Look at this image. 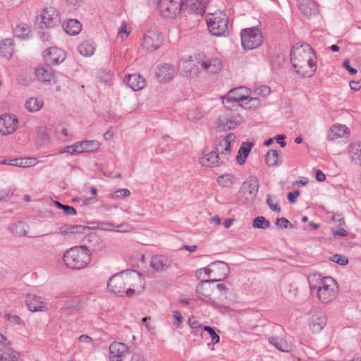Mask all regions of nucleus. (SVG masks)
I'll return each mask as SVG.
<instances>
[{
    "instance_id": "obj_18",
    "label": "nucleus",
    "mask_w": 361,
    "mask_h": 361,
    "mask_svg": "<svg viewBox=\"0 0 361 361\" xmlns=\"http://www.w3.org/2000/svg\"><path fill=\"white\" fill-rule=\"evenodd\" d=\"M213 279H209L213 281V283L221 281L225 279L229 273V267L226 262L216 261L212 262Z\"/></svg>"
},
{
    "instance_id": "obj_19",
    "label": "nucleus",
    "mask_w": 361,
    "mask_h": 361,
    "mask_svg": "<svg viewBox=\"0 0 361 361\" xmlns=\"http://www.w3.org/2000/svg\"><path fill=\"white\" fill-rule=\"evenodd\" d=\"M172 260L164 255H154L151 258L150 266L156 271H164L171 267Z\"/></svg>"
},
{
    "instance_id": "obj_14",
    "label": "nucleus",
    "mask_w": 361,
    "mask_h": 361,
    "mask_svg": "<svg viewBox=\"0 0 361 361\" xmlns=\"http://www.w3.org/2000/svg\"><path fill=\"white\" fill-rule=\"evenodd\" d=\"M18 121L16 116L5 114L0 117V133L6 135L13 133L18 127Z\"/></svg>"
},
{
    "instance_id": "obj_58",
    "label": "nucleus",
    "mask_w": 361,
    "mask_h": 361,
    "mask_svg": "<svg viewBox=\"0 0 361 361\" xmlns=\"http://www.w3.org/2000/svg\"><path fill=\"white\" fill-rule=\"evenodd\" d=\"M173 317L175 319L176 322H173V325L176 326V328H180L183 324V318L180 314V312L178 310H174L172 312Z\"/></svg>"
},
{
    "instance_id": "obj_28",
    "label": "nucleus",
    "mask_w": 361,
    "mask_h": 361,
    "mask_svg": "<svg viewBox=\"0 0 361 361\" xmlns=\"http://www.w3.org/2000/svg\"><path fill=\"white\" fill-rule=\"evenodd\" d=\"M269 341L280 351L289 353L293 350L292 343L281 338L270 337Z\"/></svg>"
},
{
    "instance_id": "obj_40",
    "label": "nucleus",
    "mask_w": 361,
    "mask_h": 361,
    "mask_svg": "<svg viewBox=\"0 0 361 361\" xmlns=\"http://www.w3.org/2000/svg\"><path fill=\"white\" fill-rule=\"evenodd\" d=\"M351 159L361 166V144H353L349 147Z\"/></svg>"
},
{
    "instance_id": "obj_17",
    "label": "nucleus",
    "mask_w": 361,
    "mask_h": 361,
    "mask_svg": "<svg viewBox=\"0 0 361 361\" xmlns=\"http://www.w3.org/2000/svg\"><path fill=\"white\" fill-rule=\"evenodd\" d=\"M44 53V60L49 65H58L66 59L65 52L56 47H50Z\"/></svg>"
},
{
    "instance_id": "obj_41",
    "label": "nucleus",
    "mask_w": 361,
    "mask_h": 361,
    "mask_svg": "<svg viewBox=\"0 0 361 361\" xmlns=\"http://www.w3.org/2000/svg\"><path fill=\"white\" fill-rule=\"evenodd\" d=\"M78 49L80 54L85 56H90L94 54L95 47L91 42L85 41L78 46Z\"/></svg>"
},
{
    "instance_id": "obj_52",
    "label": "nucleus",
    "mask_w": 361,
    "mask_h": 361,
    "mask_svg": "<svg viewBox=\"0 0 361 361\" xmlns=\"http://www.w3.org/2000/svg\"><path fill=\"white\" fill-rule=\"evenodd\" d=\"M55 204L59 209L63 210V212L68 215H75L77 213L75 209L73 207L63 204L59 201H56Z\"/></svg>"
},
{
    "instance_id": "obj_64",
    "label": "nucleus",
    "mask_w": 361,
    "mask_h": 361,
    "mask_svg": "<svg viewBox=\"0 0 361 361\" xmlns=\"http://www.w3.org/2000/svg\"><path fill=\"white\" fill-rule=\"evenodd\" d=\"M5 317L11 322L15 324H20L22 323L21 319L14 314H7L5 315Z\"/></svg>"
},
{
    "instance_id": "obj_5",
    "label": "nucleus",
    "mask_w": 361,
    "mask_h": 361,
    "mask_svg": "<svg viewBox=\"0 0 361 361\" xmlns=\"http://www.w3.org/2000/svg\"><path fill=\"white\" fill-rule=\"evenodd\" d=\"M224 106L228 109H237L238 107H246L244 104H248V88L238 87L231 90L225 96L222 97Z\"/></svg>"
},
{
    "instance_id": "obj_51",
    "label": "nucleus",
    "mask_w": 361,
    "mask_h": 361,
    "mask_svg": "<svg viewBox=\"0 0 361 361\" xmlns=\"http://www.w3.org/2000/svg\"><path fill=\"white\" fill-rule=\"evenodd\" d=\"M130 195V192L128 189H118L114 192L110 194L111 199L118 200L128 197Z\"/></svg>"
},
{
    "instance_id": "obj_61",
    "label": "nucleus",
    "mask_w": 361,
    "mask_h": 361,
    "mask_svg": "<svg viewBox=\"0 0 361 361\" xmlns=\"http://www.w3.org/2000/svg\"><path fill=\"white\" fill-rule=\"evenodd\" d=\"M267 204L269 207L270 209L273 212H276L279 213L281 212V208L276 203H274L271 200V196L269 195L267 197Z\"/></svg>"
},
{
    "instance_id": "obj_60",
    "label": "nucleus",
    "mask_w": 361,
    "mask_h": 361,
    "mask_svg": "<svg viewBox=\"0 0 361 361\" xmlns=\"http://www.w3.org/2000/svg\"><path fill=\"white\" fill-rule=\"evenodd\" d=\"M276 225L283 228H293L292 224L287 219L283 217L277 219Z\"/></svg>"
},
{
    "instance_id": "obj_8",
    "label": "nucleus",
    "mask_w": 361,
    "mask_h": 361,
    "mask_svg": "<svg viewBox=\"0 0 361 361\" xmlns=\"http://www.w3.org/2000/svg\"><path fill=\"white\" fill-rule=\"evenodd\" d=\"M241 123L238 116L231 114L221 115L215 121V130L218 132H224L235 128Z\"/></svg>"
},
{
    "instance_id": "obj_49",
    "label": "nucleus",
    "mask_w": 361,
    "mask_h": 361,
    "mask_svg": "<svg viewBox=\"0 0 361 361\" xmlns=\"http://www.w3.org/2000/svg\"><path fill=\"white\" fill-rule=\"evenodd\" d=\"M270 87L267 85H262L257 87L253 92L250 89V94L267 97L270 94Z\"/></svg>"
},
{
    "instance_id": "obj_43",
    "label": "nucleus",
    "mask_w": 361,
    "mask_h": 361,
    "mask_svg": "<svg viewBox=\"0 0 361 361\" xmlns=\"http://www.w3.org/2000/svg\"><path fill=\"white\" fill-rule=\"evenodd\" d=\"M248 157V142H243L236 156V161L239 164H243L245 162Z\"/></svg>"
},
{
    "instance_id": "obj_59",
    "label": "nucleus",
    "mask_w": 361,
    "mask_h": 361,
    "mask_svg": "<svg viewBox=\"0 0 361 361\" xmlns=\"http://www.w3.org/2000/svg\"><path fill=\"white\" fill-rule=\"evenodd\" d=\"M130 30H128L127 23L125 21L122 22L121 28L118 32V37L123 39L124 37H127L130 35Z\"/></svg>"
},
{
    "instance_id": "obj_24",
    "label": "nucleus",
    "mask_w": 361,
    "mask_h": 361,
    "mask_svg": "<svg viewBox=\"0 0 361 361\" xmlns=\"http://www.w3.org/2000/svg\"><path fill=\"white\" fill-rule=\"evenodd\" d=\"M175 73L173 67L169 63H164L156 72L157 79L161 82H166L171 80Z\"/></svg>"
},
{
    "instance_id": "obj_31",
    "label": "nucleus",
    "mask_w": 361,
    "mask_h": 361,
    "mask_svg": "<svg viewBox=\"0 0 361 361\" xmlns=\"http://www.w3.org/2000/svg\"><path fill=\"white\" fill-rule=\"evenodd\" d=\"M235 139V135L230 133L224 137L218 144L216 150L218 152L221 154H229L231 152V142L234 141Z\"/></svg>"
},
{
    "instance_id": "obj_22",
    "label": "nucleus",
    "mask_w": 361,
    "mask_h": 361,
    "mask_svg": "<svg viewBox=\"0 0 361 361\" xmlns=\"http://www.w3.org/2000/svg\"><path fill=\"white\" fill-rule=\"evenodd\" d=\"M264 37L262 31L257 25L250 27V50L258 49L262 46Z\"/></svg>"
},
{
    "instance_id": "obj_11",
    "label": "nucleus",
    "mask_w": 361,
    "mask_h": 361,
    "mask_svg": "<svg viewBox=\"0 0 361 361\" xmlns=\"http://www.w3.org/2000/svg\"><path fill=\"white\" fill-rule=\"evenodd\" d=\"M162 41L163 37L158 30H150L145 35L142 46L147 51H153L161 46Z\"/></svg>"
},
{
    "instance_id": "obj_30",
    "label": "nucleus",
    "mask_w": 361,
    "mask_h": 361,
    "mask_svg": "<svg viewBox=\"0 0 361 361\" xmlns=\"http://www.w3.org/2000/svg\"><path fill=\"white\" fill-rule=\"evenodd\" d=\"M214 283L213 281L209 279L202 281L196 288V291L199 298L204 297L210 299L212 293V284Z\"/></svg>"
},
{
    "instance_id": "obj_10",
    "label": "nucleus",
    "mask_w": 361,
    "mask_h": 361,
    "mask_svg": "<svg viewBox=\"0 0 361 361\" xmlns=\"http://www.w3.org/2000/svg\"><path fill=\"white\" fill-rule=\"evenodd\" d=\"M39 27L42 29L53 27L60 23L57 11L52 8H47L43 11L39 18H37Z\"/></svg>"
},
{
    "instance_id": "obj_44",
    "label": "nucleus",
    "mask_w": 361,
    "mask_h": 361,
    "mask_svg": "<svg viewBox=\"0 0 361 361\" xmlns=\"http://www.w3.org/2000/svg\"><path fill=\"white\" fill-rule=\"evenodd\" d=\"M279 154L276 150H269L265 157V161L269 166H275L279 161Z\"/></svg>"
},
{
    "instance_id": "obj_7",
    "label": "nucleus",
    "mask_w": 361,
    "mask_h": 361,
    "mask_svg": "<svg viewBox=\"0 0 361 361\" xmlns=\"http://www.w3.org/2000/svg\"><path fill=\"white\" fill-rule=\"evenodd\" d=\"M183 6V0H158V8L161 15L165 18H175L180 14Z\"/></svg>"
},
{
    "instance_id": "obj_36",
    "label": "nucleus",
    "mask_w": 361,
    "mask_h": 361,
    "mask_svg": "<svg viewBox=\"0 0 361 361\" xmlns=\"http://www.w3.org/2000/svg\"><path fill=\"white\" fill-rule=\"evenodd\" d=\"M18 358V353L11 348L4 346L0 348V361H16Z\"/></svg>"
},
{
    "instance_id": "obj_56",
    "label": "nucleus",
    "mask_w": 361,
    "mask_h": 361,
    "mask_svg": "<svg viewBox=\"0 0 361 361\" xmlns=\"http://www.w3.org/2000/svg\"><path fill=\"white\" fill-rule=\"evenodd\" d=\"M331 259L333 262L337 263L338 264L342 265V266L346 265L348 263V259L347 257L342 256L341 255H338V254H335V255H332V257H331Z\"/></svg>"
},
{
    "instance_id": "obj_25",
    "label": "nucleus",
    "mask_w": 361,
    "mask_h": 361,
    "mask_svg": "<svg viewBox=\"0 0 361 361\" xmlns=\"http://www.w3.org/2000/svg\"><path fill=\"white\" fill-rule=\"evenodd\" d=\"M126 83L134 91H138L146 85L145 78L140 74H130L125 78Z\"/></svg>"
},
{
    "instance_id": "obj_63",
    "label": "nucleus",
    "mask_w": 361,
    "mask_h": 361,
    "mask_svg": "<svg viewBox=\"0 0 361 361\" xmlns=\"http://www.w3.org/2000/svg\"><path fill=\"white\" fill-rule=\"evenodd\" d=\"M331 233L334 235H338L341 237H345L348 235V232L343 228H332Z\"/></svg>"
},
{
    "instance_id": "obj_47",
    "label": "nucleus",
    "mask_w": 361,
    "mask_h": 361,
    "mask_svg": "<svg viewBox=\"0 0 361 361\" xmlns=\"http://www.w3.org/2000/svg\"><path fill=\"white\" fill-rule=\"evenodd\" d=\"M233 176L231 174H224L218 177L216 181L222 187H229L233 183Z\"/></svg>"
},
{
    "instance_id": "obj_34",
    "label": "nucleus",
    "mask_w": 361,
    "mask_h": 361,
    "mask_svg": "<svg viewBox=\"0 0 361 361\" xmlns=\"http://www.w3.org/2000/svg\"><path fill=\"white\" fill-rule=\"evenodd\" d=\"M64 30L70 35H78L82 30V25L75 19H70L63 25Z\"/></svg>"
},
{
    "instance_id": "obj_6",
    "label": "nucleus",
    "mask_w": 361,
    "mask_h": 361,
    "mask_svg": "<svg viewBox=\"0 0 361 361\" xmlns=\"http://www.w3.org/2000/svg\"><path fill=\"white\" fill-rule=\"evenodd\" d=\"M209 31L215 36H227L229 33L228 18L224 12L212 13L207 18Z\"/></svg>"
},
{
    "instance_id": "obj_2",
    "label": "nucleus",
    "mask_w": 361,
    "mask_h": 361,
    "mask_svg": "<svg viewBox=\"0 0 361 361\" xmlns=\"http://www.w3.org/2000/svg\"><path fill=\"white\" fill-rule=\"evenodd\" d=\"M141 282L139 272L135 270L123 271L113 275L109 280L107 286L110 291L116 295L132 296L135 293L133 288L137 283Z\"/></svg>"
},
{
    "instance_id": "obj_35",
    "label": "nucleus",
    "mask_w": 361,
    "mask_h": 361,
    "mask_svg": "<svg viewBox=\"0 0 361 361\" xmlns=\"http://www.w3.org/2000/svg\"><path fill=\"white\" fill-rule=\"evenodd\" d=\"M30 32V27L25 23H18L13 29L14 36L22 39H27Z\"/></svg>"
},
{
    "instance_id": "obj_29",
    "label": "nucleus",
    "mask_w": 361,
    "mask_h": 361,
    "mask_svg": "<svg viewBox=\"0 0 361 361\" xmlns=\"http://www.w3.org/2000/svg\"><path fill=\"white\" fill-rule=\"evenodd\" d=\"M90 231V228L82 225H63L59 228L60 233L62 235L68 234H85Z\"/></svg>"
},
{
    "instance_id": "obj_15",
    "label": "nucleus",
    "mask_w": 361,
    "mask_h": 361,
    "mask_svg": "<svg viewBox=\"0 0 361 361\" xmlns=\"http://www.w3.org/2000/svg\"><path fill=\"white\" fill-rule=\"evenodd\" d=\"M128 352V347L124 343L113 342L109 345L110 361H122Z\"/></svg>"
},
{
    "instance_id": "obj_32",
    "label": "nucleus",
    "mask_w": 361,
    "mask_h": 361,
    "mask_svg": "<svg viewBox=\"0 0 361 361\" xmlns=\"http://www.w3.org/2000/svg\"><path fill=\"white\" fill-rule=\"evenodd\" d=\"M14 52V44L12 39L6 38L0 42V53L1 56L9 59Z\"/></svg>"
},
{
    "instance_id": "obj_1",
    "label": "nucleus",
    "mask_w": 361,
    "mask_h": 361,
    "mask_svg": "<svg viewBox=\"0 0 361 361\" xmlns=\"http://www.w3.org/2000/svg\"><path fill=\"white\" fill-rule=\"evenodd\" d=\"M290 61L298 74L310 77L317 69V57L307 43L296 44L291 50Z\"/></svg>"
},
{
    "instance_id": "obj_21",
    "label": "nucleus",
    "mask_w": 361,
    "mask_h": 361,
    "mask_svg": "<svg viewBox=\"0 0 361 361\" xmlns=\"http://www.w3.org/2000/svg\"><path fill=\"white\" fill-rule=\"evenodd\" d=\"M350 131L348 127L345 125L336 123L331 126L328 131V140L334 141L338 138L348 137Z\"/></svg>"
},
{
    "instance_id": "obj_57",
    "label": "nucleus",
    "mask_w": 361,
    "mask_h": 361,
    "mask_svg": "<svg viewBox=\"0 0 361 361\" xmlns=\"http://www.w3.org/2000/svg\"><path fill=\"white\" fill-rule=\"evenodd\" d=\"M259 189V180L255 176H250V195L253 192H257Z\"/></svg>"
},
{
    "instance_id": "obj_46",
    "label": "nucleus",
    "mask_w": 361,
    "mask_h": 361,
    "mask_svg": "<svg viewBox=\"0 0 361 361\" xmlns=\"http://www.w3.org/2000/svg\"><path fill=\"white\" fill-rule=\"evenodd\" d=\"M271 224L269 221L267 220L264 216H257L256 217L252 222V226L254 228H260V229H266L270 226Z\"/></svg>"
},
{
    "instance_id": "obj_12",
    "label": "nucleus",
    "mask_w": 361,
    "mask_h": 361,
    "mask_svg": "<svg viewBox=\"0 0 361 361\" xmlns=\"http://www.w3.org/2000/svg\"><path fill=\"white\" fill-rule=\"evenodd\" d=\"M327 324V317L320 310L312 311L308 317V325L313 333L320 332Z\"/></svg>"
},
{
    "instance_id": "obj_13",
    "label": "nucleus",
    "mask_w": 361,
    "mask_h": 361,
    "mask_svg": "<svg viewBox=\"0 0 361 361\" xmlns=\"http://www.w3.org/2000/svg\"><path fill=\"white\" fill-rule=\"evenodd\" d=\"M82 241L83 245L81 247H85L90 254L91 252H99L105 247V243L96 233L86 234Z\"/></svg>"
},
{
    "instance_id": "obj_33",
    "label": "nucleus",
    "mask_w": 361,
    "mask_h": 361,
    "mask_svg": "<svg viewBox=\"0 0 361 361\" xmlns=\"http://www.w3.org/2000/svg\"><path fill=\"white\" fill-rule=\"evenodd\" d=\"M85 306V301L79 297H73L66 300L63 303V307L73 310L76 312L81 310Z\"/></svg>"
},
{
    "instance_id": "obj_62",
    "label": "nucleus",
    "mask_w": 361,
    "mask_h": 361,
    "mask_svg": "<svg viewBox=\"0 0 361 361\" xmlns=\"http://www.w3.org/2000/svg\"><path fill=\"white\" fill-rule=\"evenodd\" d=\"M261 106V101L256 97L250 94V109H257Z\"/></svg>"
},
{
    "instance_id": "obj_48",
    "label": "nucleus",
    "mask_w": 361,
    "mask_h": 361,
    "mask_svg": "<svg viewBox=\"0 0 361 361\" xmlns=\"http://www.w3.org/2000/svg\"><path fill=\"white\" fill-rule=\"evenodd\" d=\"M60 153H68L71 155L82 153L80 142H76L74 145L65 147L63 149L59 151Z\"/></svg>"
},
{
    "instance_id": "obj_20",
    "label": "nucleus",
    "mask_w": 361,
    "mask_h": 361,
    "mask_svg": "<svg viewBox=\"0 0 361 361\" xmlns=\"http://www.w3.org/2000/svg\"><path fill=\"white\" fill-rule=\"evenodd\" d=\"M27 308L32 312H45L48 310L46 304L42 301L41 298L32 293H30L26 298Z\"/></svg>"
},
{
    "instance_id": "obj_39",
    "label": "nucleus",
    "mask_w": 361,
    "mask_h": 361,
    "mask_svg": "<svg viewBox=\"0 0 361 361\" xmlns=\"http://www.w3.org/2000/svg\"><path fill=\"white\" fill-rule=\"evenodd\" d=\"M44 102L37 97H30L25 103L26 109L30 112L39 111L43 106Z\"/></svg>"
},
{
    "instance_id": "obj_4",
    "label": "nucleus",
    "mask_w": 361,
    "mask_h": 361,
    "mask_svg": "<svg viewBox=\"0 0 361 361\" xmlns=\"http://www.w3.org/2000/svg\"><path fill=\"white\" fill-rule=\"evenodd\" d=\"M63 259L65 264L73 269H83L91 262L90 254L85 247L81 246H75L66 251Z\"/></svg>"
},
{
    "instance_id": "obj_38",
    "label": "nucleus",
    "mask_w": 361,
    "mask_h": 361,
    "mask_svg": "<svg viewBox=\"0 0 361 361\" xmlns=\"http://www.w3.org/2000/svg\"><path fill=\"white\" fill-rule=\"evenodd\" d=\"M29 230V226L21 221H18L14 224L11 228V232L16 236L22 237L25 236Z\"/></svg>"
},
{
    "instance_id": "obj_37",
    "label": "nucleus",
    "mask_w": 361,
    "mask_h": 361,
    "mask_svg": "<svg viewBox=\"0 0 361 361\" xmlns=\"http://www.w3.org/2000/svg\"><path fill=\"white\" fill-rule=\"evenodd\" d=\"M37 159L35 158H16L11 159L10 165L18 167H30L36 165Z\"/></svg>"
},
{
    "instance_id": "obj_16",
    "label": "nucleus",
    "mask_w": 361,
    "mask_h": 361,
    "mask_svg": "<svg viewBox=\"0 0 361 361\" xmlns=\"http://www.w3.org/2000/svg\"><path fill=\"white\" fill-rule=\"evenodd\" d=\"M202 70L208 74H216L222 69V62L218 58H205L200 62Z\"/></svg>"
},
{
    "instance_id": "obj_3",
    "label": "nucleus",
    "mask_w": 361,
    "mask_h": 361,
    "mask_svg": "<svg viewBox=\"0 0 361 361\" xmlns=\"http://www.w3.org/2000/svg\"><path fill=\"white\" fill-rule=\"evenodd\" d=\"M309 284L311 293H316L319 301L323 305L332 302L338 294V283L332 277L314 275Z\"/></svg>"
},
{
    "instance_id": "obj_23",
    "label": "nucleus",
    "mask_w": 361,
    "mask_h": 361,
    "mask_svg": "<svg viewBox=\"0 0 361 361\" xmlns=\"http://www.w3.org/2000/svg\"><path fill=\"white\" fill-rule=\"evenodd\" d=\"M298 8L306 16H311L319 12V6L314 0H299Z\"/></svg>"
},
{
    "instance_id": "obj_54",
    "label": "nucleus",
    "mask_w": 361,
    "mask_h": 361,
    "mask_svg": "<svg viewBox=\"0 0 361 361\" xmlns=\"http://www.w3.org/2000/svg\"><path fill=\"white\" fill-rule=\"evenodd\" d=\"M241 45L245 51L248 49V28L242 29L240 32Z\"/></svg>"
},
{
    "instance_id": "obj_42",
    "label": "nucleus",
    "mask_w": 361,
    "mask_h": 361,
    "mask_svg": "<svg viewBox=\"0 0 361 361\" xmlns=\"http://www.w3.org/2000/svg\"><path fill=\"white\" fill-rule=\"evenodd\" d=\"M205 112L202 108L196 107L188 111L187 117L192 122H197L204 116Z\"/></svg>"
},
{
    "instance_id": "obj_50",
    "label": "nucleus",
    "mask_w": 361,
    "mask_h": 361,
    "mask_svg": "<svg viewBox=\"0 0 361 361\" xmlns=\"http://www.w3.org/2000/svg\"><path fill=\"white\" fill-rule=\"evenodd\" d=\"M190 9L197 14L203 15L205 12V6L204 4L197 0L190 4Z\"/></svg>"
},
{
    "instance_id": "obj_9",
    "label": "nucleus",
    "mask_w": 361,
    "mask_h": 361,
    "mask_svg": "<svg viewBox=\"0 0 361 361\" xmlns=\"http://www.w3.org/2000/svg\"><path fill=\"white\" fill-rule=\"evenodd\" d=\"M200 61L189 57L186 59H183L179 63L180 73L185 77L194 78L198 75L200 72Z\"/></svg>"
},
{
    "instance_id": "obj_53",
    "label": "nucleus",
    "mask_w": 361,
    "mask_h": 361,
    "mask_svg": "<svg viewBox=\"0 0 361 361\" xmlns=\"http://www.w3.org/2000/svg\"><path fill=\"white\" fill-rule=\"evenodd\" d=\"M203 329L204 331H207L208 334L210 335L212 341L214 344H216L219 342V336L216 333L214 328L209 326H204Z\"/></svg>"
},
{
    "instance_id": "obj_55",
    "label": "nucleus",
    "mask_w": 361,
    "mask_h": 361,
    "mask_svg": "<svg viewBox=\"0 0 361 361\" xmlns=\"http://www.w3.org/2000/svg\"><path fill=\"white\" fill-rule=\"evenodd\" d=\"M247 191V187L246 185V182L244 181L243 185L240 190L238 192L237 197L241 200L243 202L245 203L247 200V197L245 195Z\"/></svg>"
},
{
    "instance_id": "obj_26",
    "label": "nucleus",
    "mask_w": 361,
    "mask_h": 361,
    "mask_svg": "<svg viewBox=\"0 0 361 361\" xmlns=\"http://www.w3.org/2000/svg\"><path fill=\"white\" fill-rule=\"evenodd\" d=\"M200 163L205 167H216L221 164V161L216 152H210L200 157Z\"/></svg>"
},
{
    "instance_id": "obj_27",
    "label": "nucleus",
    "mask_w": 361,
    "mask_h": 361,
    "mask_svg": "<svg viewBox=\"0 0 361 361\" xmlns=\"http://www.w3.org/2000/svg\"><path fill=\"white\" fill-rule=\"evenodd\" d=\"M35 75L37 78L43 82H51L54 77V71L50 67H37Z\"/></svg>"
},
{
    "instance_id": "obj_45",
    "label": "nucleus",
    "mask_w": 361,
    "mask_h": 361,
    "mask_svg": "<svg viewBox=\"0 0 361 361\" xmlns=\"http://www.w3.org/2000/svg\"><path fill=\"white\" fill-rule=\"evenodd\" d=\"M80 142L82 153L85 152H91L99 147V142L96 140H83Z\"/></svg>"
}]
</instances>
